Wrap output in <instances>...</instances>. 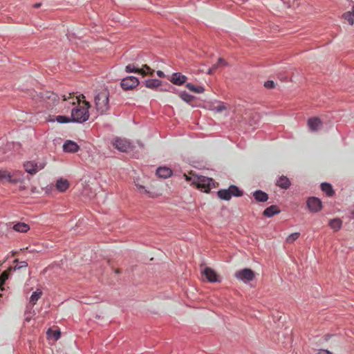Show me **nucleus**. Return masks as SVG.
<instances>
[{"instance_id": "obj_20", "label": "nucleus", "mask_w": 354, "mask_h": 354, "mask_svg": "<svg viewBox=\"0 0 354 354\" xmlns=\"http://www.w3.org/2000/svg\"><path fill=\"white\" fill-rule=\"evenodd\" d=\"M277 185L283 189H288L290 185V181L286 176H281L277 180Z\"/></svg>"}, {"instance_id": "obj_32", "label": "nucleus", "mask_w": 354, "mask_h": 354, "mask_svg": "<svg viewBox=\"0 0 354 354\" xmlns=\"http://www.w3.org/2000/svg\"><path fill=\"white\" fill-rule=\"evenodd\" d=\"M47 335L49 337L53 336L55 340L58 339L60 337V332L59 330H52L49 329L47 332Z\"/></svg>"}, {"instance_id": "obj_37", "label": "nucleus", "mask_w": 354, "mask_h": 354, "mask_svg": "<svg viewBox=\"0 0 354 354\" xmlns=\"http://www.w3.org/2000/svg\"><path fill=\"white\" fill-rule=\"evenodd\" d=\"M218 62L219 64H222L223 66H226L228 64L227 62H225V60L223 58H222V57H218Z\"/></svg>"}, {"instance_id": "obj_2", "label": "nucleus", "mask_w": 354, "mask_h": 354, "mask_svg": "<svg viewBox=\"0 0 354 354\" xmlns=\"http://www.w3.org/2000/svg\"><path fill=\"white\" fill-rule=\"evenodd\" d=\"M184 176L187 182L196 185L197 188L203 189L205 192H209L211 189V184L213 183L212 178L203 176H196L192 172L189 173V175L184 174Z\"/></svg>"}, {"instance_id": "obj_11", "label": "nucleus", "mask_w": 354, "mask_h": 354, "mask_svg": "<svg viewBox=\"0 0 354 354\" xmlns=\"http://www.w3.org/2000/svg\"><path fill=\"white\" fill-rule=\"evenodd\" d=\"M113 145L116 149L122 152H126L131 149V143L126 139L116 138Z\"/></svg>"}, {"instance_id": "obj_10", "label": "nucleus", "mask_w": 354, "mask_h": 354, "mask_svg": "<svg viewBox=\"0 0 354 354\" xmlns=\"http://www.w3.org/2000/svg\"><path fill=\"white\" fill-rule=\"evenodd\" d=\"M307 207L310 212H318L322 209V205L319 198L316 197H310L307 200Z\"/></svg>"}, {"instance_id": "obj_36", "label": "nucleus", "mask_w": 354, "mask_h": 354, "mask_svg": "<svg viewBox=\"0 0 354 354\" xmlns=\"http://www.w3.org/2000/svg\"><path fill=\"white\" fill-rule=\"evenodd\" d=\"M136 185L140 192L148 193L147 190L145 189L144 186L138 184H136Z\"/></svg>"}, {"instance_id": "obj_7", "label": "nucleus", "mask_w": 354, "mask_h": 354, "mask_svg": "<svg viewBox=\"0 0 354 354\" xmlns=\"http://www.w3.org/2000/svg\"><path fill=\"white\" fill-rule=\"evenodd\" d=\"M45 165L46 163L44 162H36L35 161H28L24 163V167L26 172L33 175L44 169Z\"/></svg>"}, {"instance_id": "obj_13", "label": "nucleus", "mask_w": 354, "mask_h": 354, "mask_svg": "<svg viewBox=\"0 0 354 354\" xmlns=\"http://www.w3.org/2000/svg\"><path fill=\"white\" fill-rule=\"evenodd\" d=\"M308 127L311 131H317L322 127V122L319 118L315 117L308 120Z\"/></svg>"}, {"instance_id": "obj_23", "label": "nucleus", "mask_w": 354, "mask_h": 354, "mask_svg": "<svg viewBox=\"0 0 354 354\" xmlns=\"http://www.w3.org/2000/svg\"><path fill=\"white\" fill-rule=\"evenodd\" d=\"M343 18L348 21L350 25L354 24V6L352 7L351 11L346 12L342 15Z\"/></svg>"}, {"instance_id": "obj_6", "label": "nucleus", "mask_w": 354, "mask_h": 354, "mask_svg": "<svg viewBox=\"0 0 354 354\" xmlns=\"http://www.w3.org/2000/svg\"><path fill=\"white\" fill-rule=\"evenodd\" d=\"M35 100H43L48 104H55L59 100V97L57 94L52 91H41L37 93L35 92V95H32Z\"/></svg>"}, {"instance_id": "obj_14", "label": "nucleus", "mask_w": 354, "mask_h": 354, "mask_svg": "<svg viewBox=\"0 0 354 354\" xmlns=\"http://www.w3.org/2000/svg\"><path fill=\"white\" fill-rule=\"evenodd\" d=\"M64 151L69 153H74L79 150L77 144L71 140H67L63 145Z\"/></svg>"}, {"instance_id": "obj_26", "label": "nucleus", "mask_w": 354, "mask_h": 354, "mask_svg": "<svg viewBox=\"0 0 354 354\" xmlns=\"http://www.w3.org/2000/svg\"><path fill=\"white\" fill-rule=\"evenodd\" d=\"M41 295L42 292L39 290H37L35 292H32L30 298V303L32 305H35L41 297Z\"/></svg>"}, {"instance_id": "obj_18", "label": "nucleus", "mask_w": 354, "mask_h": 354, "mask_svg": "<svg viewBox=\"0 0 354 354\" xmlns=\"http://www.w3.org/2000/svg\"><path fill=\"white\" fill-rule=\"evenodd\" d=\"M12 229L18 232L25 233L27 232L30 230V227L28 224L25 223H17L15 224L12 227Z\"/></svg>"}, {"instance_id": "obj_29", "label": "nucleus", "mask_w": 354, "mask_h": 354, "mask_svg": "<svg viewBox=\"0 0 354 354\" xmlns=\"http://www.w3.org/2000/svg\"><path fill=\"white\" fill-rule=\"evenodd\" d=\"M14 263H17V264H16L14 267H12V271L19 270L22 268H26L28 266V263L25 261L19 262L17 259H15L14 261ZM10 268H12V266H10Z\"/></svg>"}, {"instance_id": "obj_27", "label": "nucleus", "mask_w": 354, "mask_h": 354, "mask_svg": "<svg viewBox=\"0 0 354 354\" xmlns=\"http://www.w3.org/2000/svg\"><path fill=\"white\" fill-rule=\"evenodd\" d=\"M321 188L328 196H332L334 193L332 186L327 183H324L321 185Z\"/></svg>"}, {"instance_id": "obj_5", "label": "nucleus", "mask_w": 354, "mask_h": 354, "mask_svg": "<svg viewBox=\"0 0 354 354\" xmlns=\"http://www.w3.org/2000/svg\"><path fill=\"white\" fill-rule=\"evenodd\" d=\"M218 196L225 201H229L232 196H241L243 192L235 185H231L228 189H221L217 192Z\"/></svg>"}, {"instance_id": "obj_16", "label": "nucleus", "mask_w": 354, "mask_h": 354, "mask_svg": "<svg viewBox=\"0 0 354 354\" xmlns=\"http://www.w3.org/2000/svg\"><path fill=\"white\" fill-rule=\"evenodd\" d=\"M187 77L180 73H175L172 75L171 82L175 84L180 85L185 82Z\"/></svg>"}, {"instance_id": "obj_40", "label": "nucleus", "mask_w": 354, "mask_h": 354, "mask_svg": "<svg viewBox=\"0 0 354 354\" xmlns=\"http://www.w3.org/2000/svg\"><path fill=\"white\" fill-rule=\"evenodd\" d=\"M157 74H158V75L159 77H162V76L163 75V73H162V71H158L157 72Z\"/></svg>"}, {"instance_id": "obj_28", "label": "nucleus", "mask_w": 354, "mask_h": 354, "mask_svg": "<svg viewBox=\"0 0 354 354\" xmlns=\"http://www.w3.org/2000/svg\"><path fill=\"white\" fill-rule=\"evenodd\" d=\"M187 88L196 93H202L204 92L205 89L203 86H195L194 85L192 84H187Z\"/></svg>"}, {"instance_id": "obj_4", "label": "nucleus", "mask_w": 354, "mask_h": 354, "mask_svg": "<svg viewBox=\"0 0 354 354\" xmlns=\"http://www.w3.org/2000/svg\"><path fill=\"white\" fill-rule=\"evenodd\" d=\"M0 180L8 182L12 184H16L24 181V175L20 171H15L12 173L0 169Z\"/></svg>"}, {"instance_id": "obj_35", "label": "nucleus", "mask_w": 354, "mask_h": 354, "mask_svg": "<svg viewBox=\"0 0 354 354\" xmlns=\"http://www.w3.org/2000/svg\"><path fill=\"white\" fill-rule=\"evenodd\" d=\"M264 86L267 88H273L274 87V83L273 81L272 80H268V81H266L265 83H264Z\"/></svg>"}, {"instance_id": "obj_9", "label": "nucleus", "mask_w": 354, "mask_h": 354, "mask_svg": "<svg viewBox=\"0 0 354 354\" xmlns=\"http://www.w3.org/2000/svg\"><path fill=\"white\" fill-rule=\"evenodd\" d=\"M139 84L138 79L133 76L126 77L121 82V86L124 90L133 89Z\"/></svg>"}, {"instance_id": "obj_31", "label": "nucleus", "mask_w": 354, "mask_h": 354, "mask_svg": "<svg viewBox=\"0 0 354 354\" xmlns=\"http://www.w3.org/2000/svg\"><path fill=\"white\" fill-rule=\"evenodd\" d=\"M180 98L186 102H190L192 101L194 97L186 92H183L180 94Z\"/></svg>"}, {"instance_id": "obj_24", "label": "nucleus", "mask_w": 354, "mask_h": 354, "mask_svg": "<svg viewBox=\"0 0 354 354\" xmlns=\"http://www.w3.org/2000/svg\"><path fill=\"white\" fill-rule=\"evenodd\" d=\"M342 221L339 218L332 219L329 221V226L335 231L339 230L342 227Z\"/></svg>"}, {"instance_id": "obj_39", "label": "nucleus", "mask_w": 354, "mask_h": 354, "mask_svg": "<svg viewBox=\"0 0 354 354\" xmlns=\"http://www.w3.org/2000/svg\"><path fill=\"white\" fill-rule=\"evenodd\" d=\"M41 3H36L33 5V7L35 8H38L41 6Z\"/></svg>"}, {"instance_id": "obj_17", "label": "nucleus", "mask_w": 354, "mask_h": 354, "mask_svg": "<svg viewBox=\"0 0 354 354\" xmlns=\"http://www.w3.org/2000/svg\"><path fill=\"white\" fill-rule=\"evenodd\" d=\"M69 187V183L67 180L60 178L57 180L56 188L62 192H65Z\"/></svg>"}, {"instance_id": "obj_15", "label": "nucleus", "mask_w": 354, "mask_h": 354, "mask_svg": "<svg viewBox=\"0 0 354 354\" xmlns=\"http://www.w3.org/2000/svg\"><path fill=\"white\" fill-rule=\"evenodd\" d=\"M156 174L160 178H167L172 175V171L170 168L166 167H160L157 169Z\"/></svg>"}, {"instance_id": "obj_33", "label": "nucleus", "mask_w": 354, "mask_h": 354, "mask_svg": "<svg viewBox=\"0 0 354 354\" xmlns=\"http://www.w3.org/2000/svg\"><path fill=\"white\" fill-rule=\"evenodd\" d=\"M299 232L292 233L287 237L286 241L288 243H292L299 237Z\"/></svg>"}, {"instance_id": "obj_38", "label": "nucleus", "mask_w": 354, "mask_h": 354, "mask_svg": "<svg viewBox=\"0 0 354 354\" xmlns=\"http://www.w3.org/2000/svg\"><path fill=\"white\" fill-rule=\"evenodd\" d=\"M216 109H217L218 111H222L223 110H225L226 107L223 104H221V105H218L216 107Z\"/></svg>"}, {"instance_id": "obj_22", "label": "nucleus", "mask_w": 354, "mask_h": 354, "mask_svg": "<svg viewBox=\"0 0 354 354\" xmlns=\"http://www.w3.org/2000/svg\"><path fill=\"white\" fill-rule=\"evenodd\" d=\"M129 69L128 71L129 72H136L141 74L142 76L147 75L149 73H151L153 70L151 68H133V70L130 69L131 68H127Z\"/></svg>"}, {"instance_id": "obj_45", "label": "nucleus", "mask_w": 354, "mask_h": 354, "mask_svg": "<svg viewBox=\"0 0 354 354\" xmlns=\"http://www.w3.org/2000/svg\"><path fill=\"white\" fill-rule=\"evenodd\" d=\"M212 66L215 67V66H218L216 64H212Z\"/></svg>"}, {"instance_id": "obj_30", "label": "nucleus", "mask_w": 354, "mask_h": 354, "mask_svg": "<svg viewBox=\"0 0 354 354\" xmlns=\"http://www.w3.org/2000/svg\"><path fill=\"white\" fill-rule=\"evenodd\" d=\"M145 84L147 87L153 88L160 85V82L158 80H147Z\"/></svg>"}, {"instance_id": "obj_41", "label": "nucleus", "mask_w": 354, "mask_h": 354, "mask_svg": "<svg viewBox=\"0 0 354 354\" xmlns=\"http://www.w3.org/2000/svg\"><path fill=\"white\" fill-rule=\"evenodd\" d=\"M208 74H211L212 73V68H209L207 72Z\"/></svg>"}, {"instance_id": "obj_1", "label": "nucleus", "mask_w": 354, "mask_h": 354, "mask_svg": "<svg viewBox=\"0 0 354 354\" xmlns=\"http://www.w3.org/2000/svg\"><path fill=\"white\" fill-rule=\"evenodd\" d=\"M62 97L64 101L68 102L72 105L77 104V106L71 110L72 122H84L88 120V109L90 108V104L85 100L81 102V98H84L83 95L75 96L72 93H68V95H62Z\"/></svg>"}, {"instance_id": "obj_19", "label": "nucleus", "mask_w": 354, "mask_h": 354, "mask_svg": "<svg viewBox=\"0 0 354 354\" xmlns=\"http://www.w3.org/2000/svg\"><path fill=\"white\" fill-rule=\"evenodd\" d=\"M280 212V210L278 209L277 206L276 205H271L268 207H267L263 211V215L266 217H271L274 216V214H277Z\"/></svg>"}, {"instance_id": "obj_34", "label": "nucleus", "mask_w": 354, "mask_h": 354, "mask_svg": "<svg viewBox=\"0 0 354 354\" xmlns=\"http://www.w3.org/2000/svg\"><path fill=\"white\" fill-rule=\"evenodd\" d=\"M57 121L59 123H67L69 122H72L71 117L69 118V117L62 116V115L57 116Z\"/></svg>"}, {"instance_id": "obj_12", "label": "nucleus", "mask_w": 354, "mask_h": 354, "mask_svg": "<svg viewBox=\"0 0 354 354\" xmlns=\"http://www.w3.org/2000/svg\"><path fill=\"white\" fill-rule=\"evenodd\" d=\"M202 273L205 276L208 281L211 283L218 281V277L213 269L207 267Z\"/></svg>"}, {"instance_id": "obj_8", "label": "nucleus", "mask_w": 354, "mask_h": 354, "mask_svg": "<svg viewBox=\"0 0 354 354\" xmlns=\"http://www.w3.org/2000/svg\"><path fill=\"white\" fill-rule=\"evenodd\" d=\"M234 277L239 280L247 282L254 279V273L251 269L244 268L237 270L234 274Z\"/></svg>"}, {"instance_id": "obj_44", "label": "nucleus", "mask_w": 354, "mask_h": 354, "mask_svg": "<svg viewBox=\"0 0 354 354\" xmlns=\"http://www.w3.org/2000/svg\"><path fill=\"white\" fill-rule=\"evenodd\" d=\"M141 66L147 67V66H148V65H147V64H143V65H142Z\"/></svg>"}, {"instance_id": "obj_25", "label": "nucleus", "mask_w": 354, "mask_h": 354, "mask_svg": "<svg viewBox=\"0 0 354 354\" xmlns=\"http://www.w3.org/2000/svg\"><path fill=\"white\" fill-rule=\"evenodd\" d=\"M12 270V268H8L0 275V288H1V286L3 285L6 280L8 279V277L10 274Z\"/></svg>"}, {"instance_id": "obj_43", "label": "nucleus", "mask_w": 354, "mask_h": 354, "mask_svg": "<svg viewBox=\"0 0 354 354\" xmlns=\"http://www.w3.org/2000/svg\"><path fill=\"white\" fill-rule=\"evenodd\" d=\"M127 66L130 67V66H135L133 64H128Z\"/></svg>"}, {"instance_id": "obj_42", "label": "nucleus", "mask_w": 354, "mask_h": 354, "mask_svg": "<svg viewBox=\"0 0 354 354\" xmlns=\"http://www.w3.org/2000/svg\"><path fill=\"white\" fill-rule=\"evenodd\" d=\"M206 66V64L204 63H201V66Z\"/></svg>"}, {"instance_id": "obj_21", "label": "nucleus", "mask_w": 354, "mask_h": 354, "mask_svg": "<svg viewBox=\"0 0 354 354\" xmlns=\"http://www.w3.org/2000/svg\"><path fill=\"white\" fill-rule=\"evenodd\" d=\"M253 195L256 201L259 202H266L268 199V194L261 190L254 192Z\"/></svg>"}, {"instance_id": "obj_3", "label": "nucleus", "mask_w": 354, "mask_h": 354, "mask_svg": "<svg viewBox=\"0 0 354 354\" xmlns=\"http://www.w3.org/2000/svg\"><path fill=\"white\" fill-rule=\"evenodd\" d=\"M109 92L106 88L102 89L95 96V108L100 114L105 113L109 109Z\"/></svg>"}, {"instance_id": "obj_46", "label": "nucleus", "mask_w": 354, "mask_h": 354, "mask_svg": "<svg viewBox=\"0 0 354 354\" xmlns=\"http://www.w3.org/2000/svg\"><path fill=\"white\" fill-rule=\"evenodd\" d=\"M2 264H3V263H1V262H0V266H2Z\"/></svg>"}]
</instances>
